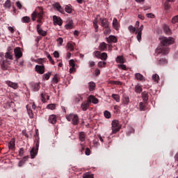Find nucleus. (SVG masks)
<instances>
[{"mask_svg":"<svg viewBox=\"0 0 178 178\" xmlns=\"http://www.w3.org/2000/svg\"><path fill=\"white\" fill-rule=\"evenodd\" d=\"M14 54L17 59H20L23 56V53H22L20 47H16L14 49Z\"/></svg>","mask_w":178,"mask_h":178,"instance_id":"423d86ee","label":"nucleus"},{"mask_svg":"<svg viewBox=\"0 0 178 178\" xmlns=\"http://www.w3.org/2000/svg\"><path fill=\"white\" fill-rule=\"evenodd\" d=\"M146 16H147V17H149L150 19L155 18V15L154 14L151 13L146 14Z\"/></svg>","mask_w":178,"mask_h":178,"instance_id":"e2e57ef3","label":"nucleus"},{"mask_svg":"<svg viewBox=\"0 0 178 178\" xmlns=\"http://www.w3.org/2000/svg\"><path fill=\"white\" fill-rule=\"evenodd\" d=\"M40 31L38 30V33L40 35H42V37H45L47 35V31L42 30V29H40Z\"/></svg>","mask_w":178,"mask_h":178,"instance_id":"a19ab883","label":"nucleus"},{"mask_svg":"<svg viewBox=\"0 0 178 178\" xmlns=\"http://www.w3.org/2000/svg\"><path fill=\"white\" fill-rule=\"evenodd\" d=\"M99 51H105V49H106V43L104 42L100 43L99 46Z\"/></svg>","mask_w":178,"mask_h":178,"instance_id":"cd10ccee","label":"nucleus"},{"mask_svg":"<svg viewBox=\"0 0 178 178\" xmlns=\"http://www.w3.org/2000/svg\"><path fill=\"white\" fill-rule=\"evenodd\" d=\"M54 6L57 9V10H58V12H60V13H65V10H63V8H62L59 3H54Z\"/></svg>","mask_w":178,"mask_h":178,"instance_id":"dca6fc26","label":"nucleus"},{"mask_svg":"<svg viewBox=\"0 0 178 178\" xmlns=\"http://www.w3.org/2000/svg\"><path fill=\"white\" fill-rule=\"evenodd\" d=\"M41 99L42 102H47V101H49V95H48L47 93H42Z\"/></svg>","mask_w":178,"mask_h":178,"instance_id":"aec40b11","label":"nucleus"},{"mask_svg":"<svg viewBox=\"0 0 178 178\" xmlns=\"http://www.w3.org/2000/svg\"><path fill=\"white\" fill-rule=\"evenodd\" d=\"M99 59H102V60H106V59H108V54L106 53H102L100 54Z\"/></svg>","mask_w":178,"mask_h":178,"instance_id":"ea45409f","label":"nucleus"},{"mask_svg":"<svg viewBox=\"0 0 178 178\" xmlns=\"http://www.w3.org/2000/svg\"><path fill=\"white\" fill-rule=\"evenodd\" d=\"M80 145L81 149H79V152H81V155H83V152H84V149H86V147H84V145H83V143H81Z\"/></svg>","mask_w":178,"mask_h":178,"instance_id":"4d7b16f0","label":"nucleus"},{"mask_svg":"<svg viewBox=\"0 0 178 178\" xmlns=\"http://www.w3.org/2000/svg\"><path fill=\"white\" fill-rule=\"evenodd\" d=\"M35 70L37 72V73H38V74H44V73H45V66L44 65H36L35 67Z\"/></svg>","mask_w":178,"mask_h":178,"instance_id":"39448f33","label":"nucleus"},{"mask_svg":"<svg viewBox=\"0 0 178 178\" xmlns=\"http://www.w3.org/2000/svg\"><path fill=\"white\" fill-rule=\"evenodd\" d=\"M56 120H58V118L56 115H51L49 117V122L51 123V124H55L56 123Z\"/></svg>","mask_w":178,"mask_h":178,"instance_id":"9b49d317","label":"nucleus"},{"mask_svg":"<svg viewBox=\"0 0 178 178\" xmlns=\"http://www.w3.org/2000/svg\"><path fill=\"white\" fill-rule=\"evenodd\" d=\"M135 92H136L137 94H141V92H143V86L138 83L135 86Z\"/></svg>","mask_w":178,"mask_h":178,"instance_id":"6ab92c4d","label":"nucleus"},{"mask_svg":"<svg viewBox=\"0 0 178 178\" xmlns=\"http://www.w3.org/2000/svg\"><path fill=\"white\" fill-rule=\"evenodd\" d=\"M7 62V60H3L1 63V69L3 70H8V65H6Z\"/></svg>","mask_w":178,"mask_h":178,"instance_id":"f704fd0d","label":"nucleus"},{"mask_svg":"<svg viewBox=\"0 0 178 178\" xmlns=\"http://www.w3.org/2000/svg\"><path fill=\"white\" fill-rule=\"evenodd\" d=\"M5 58L9 59L10 60H13V53L6 52L5 54Z\"/></svg>","mask_w":178,"mask_h":178,"instance_id":"bb28decb","label":"nucleus"},{"mask_svg":"<svg viewBox=\"0 0 178 178\" xmlns=\"http://www.w3.org/2000/svg\"><path fill=\"white\" fill-rule=\"evenodd\" d=\"M66 119L68 122H72L74 126H77L79 124V115L74 113H70L66 115Z\"/></svg>","mask_w":178,"mask_h":178,"instance_id":"7ed1b4c3","label":"nucleus"},{"mask_svg":"<svg viewBox=\"0 0 178 178\" xmlns=\"http://www.w3.org/2000/svg\"><path fill=\"white\" fill-rule=\"evenodd\" d=\"M104 31V34L106 35V34H111V27L110 26H107L106 28H103Z\"/></svg>","mask_w":178,"mask_h":178,"instance_id":"79ce46f5","label":"nucleus"},{"mask_svg":"<svg viewBox=\"0 0 178 178\" xmlns=\"http://www.w3.org/2000/svg\"><path fill=\"white\" fill-rule=\"evenodd\" d=\"M85 154L87 156H88V155H90V154H91V150H90V148L88 147L85 149Z\"/></svg>","mask_w":178,"mask_h":178,"instance_id":"338daca9","label":"nucleus"},{"mask_svg":"<svg viewBox=\"0 0 178 178\" xmlns=\"http://www.w3.org/2000/svg\"><path fill=\"white\" fill-rule=\"evenodd\" d=\"M112 98H113L116 102H120V96H119V95L113 94Z\"/></svg>","mask_w":178,"mask_h":178,"instance_id":"c9c22d12","label":"nucleus"},{"mask_svg":"<svg viewBox=\"0 0 178 178\" xmlns=\"http://www.w3.org/2000/svg\"><path fill=\"white\" fill-rule=\"evenodd\" d=\"M47 58H49V62H51L52 65H55V61H54V60L52 59L51 54H47Z\"/></svg>","mask_w":178,"mask_h":178,"instance_id":"6e6d98bb","label":"nucleus"},{"mask_svg":"<svg viewBox=\"0 0 178 178\" xmlns=\"http://www.w3.org/2000/svg\"><path fill=\"white\" fill-rule=\"evenodd\" d=\"M118 67H119V69H122V70H127V67L123 64H119Z\"/></svg>","mask_w":178,"mask_h":178,"instance_id":"5fc2aeb1","label":"nucleus"},{"mask_svg":"<svg viewBox=\"0 0 178 178\" xmlns=\"http://www.w3.org/2000/svg\"><path fill=\"white\" fill-rule=\"evenodd\" d=\"M83 178H94V175L90 173L83 174Z\"/></svg>","mask_w":178,"mask_h":178,"instance_id":"603ef678","label":"nucleus"},{"mask_svg":"<svg viewBox=\"0 0 178 178\" xmlns=\"http://www.w3.org/2000/svg\"><path fill=\"white\" fill-rule=\"evenodd\" d=\"M30 154L31 159H34L37 156V154H38V150L35 149V147H33Z\"/></svg>","mask_w":178,"mask_h":178,"instance_id":"f3484780","label":"nucleus"},{"mask_svg":"<svg viewBox=\"0 0 178 178\" xmlns=\"http://www.w3.org/2000/svg\"><path fill=\"white\" fill-rule=\"evenodd\" d=\"M100 25L103 29L106 27H109V22L106 19V18H100Z\"/></svg>","mask_w":178,"mask_h":178,"instance_id":"6e6552de","label":"nucleus"},{"mask_svg":"<svg viewBox=\"0 0 178 178\" xmlns=\"http://www.w3.org/2000/svg\"><path fill=\"white\" fill-rule=\"evenodd\" d=\"M136 34H137V40L140 42L141 41V34H143V32L136 31Z\"/></svg>","mask_w":178,"mask_h":178,"instance_id":"de8ad7c7","label":"nucleus"},{"mask_svg":"<svg viewBox=\"0 0 178 178\" xmlns=\"http://www.w3.org/2000/svg\"><path fill=\"white\" fill-rule=\"evenodd\" d=\"M47 109H51V111H54V109H56V105L55 104H51L47 105Z\"/></svg>","mask_w":178,"mask_h":178,"instance_id":"c03bdc74","label":"nucleus"},{"mask_svg":"<svg viewBox=\"0 0 178 178\" xmlns=\"http://www.w3.org/2000/svg\"><path fill=\"white\" fill-rule=\"evenodd\" d=\"M135 77L136 79L139 80L140 81H143L144 80V76L140 73L135 74Z\"/></svg>","mask_w":178,"mask_h":178,"instance_id":"c756f323","label":"nucleus"},{"mask_svg":"<svg viewBox=\"0 0 178 178\" xmlns=\"http://www.w3.org/2000/svg\"><path fill=\"white\" fill-rule=\"evenodd\" d=\"M104 118L106 119H111V113L108 111H104Z\"/></svg>","mask_w":178,"mask_h":178,"instance_id":"3c124183","label":"nucleus"},{"mask_svg":"<svg viewBox=\"0 0 178 178\" xmlns=\"http://www.w3.org/2000/svg\"><path fill=\"white\" fill-rule=\"evenodd\" d=\"M122 102L124 105H129V103L130 102V98H129V96L126 95H123Z\"/></svg>","mask_w":178,"mask_h":178,"instance_id":"5701e85b","label":"nucleus"},{"mask_svg":"<svg viewBox=\"0 0 178 178\" xmlns=\"http://www.w3.org/2000/svg\"><path fill=\"white\" fill-rule=\"evenodd\" d=\"M163 31L165 33V34H168V35H170L172 34V31L170 30V28L166 24H164L163 26Z\"/></svg>","mask_w":178,"mask_h":178,"instance_id":"a211bd4d","label":"nucleus"},{"mask_svg":"<svg viewBox=\"0 0 178 178\" xmlns=\"http://www.w3.org/2000/svg\"><path fill=\"white\" fill-rule=\"evenodd\" d=\"M66 29L67 30H72V29H73V24H66Z\"/></svg>","mask_w":178,"mask_h":178,"instance_id":"0e129e2a","label":"nucleus"},{"mask_svg":"<svg viewBox=\"0 0 178 178\" xmlns=\"http://www.w3.org/2000/svg\"><path fill=\"white\" fill-rule=\"evenodd\" d=\"M152 80H154V81H156V83H158V81H159V75H158V74H153Z\"/></svg>","mask_w":178,"mask_h":178,"instance_id":"37998d69","label":"nucleus"},{"mask_svg":"<svg viewBox=\"0 0 178 178\" xmlns=\"http://www.w3.org/2000/svg\"><path fill=\"white\" fill-rule=\"evenodd\" d=\"M95 89V83L90 82L89 83V90H90V91H94Z\"/></svg>","mask_w":178,"mask_h":178,"instance_id":"4c0bfd02","label":"nucleus"},{"mask_svg":"<svg viewBox=\"0 0 178 178\" xmlns=\"http://www.w3.org/2000/svg\"><path fill=\"white\" fill-rule=\"evenodd\" d=\"M149 97V96L148 95V92L144 91L142 92V98L145 102H147L148 101Z\"/></svg>","mask_w":178,"mask_h":178,"instance_id":"412c9836","label":"nucleus"},{"mask_svg":"<svg viewBox=\"0 0 178 178\" xmlns=\"http://www.w3.org/2000/svg\"><path fill=\"white\" fill-rule=\"evenodd\" d=\"M75 45H76V44H74V42H68L67 44V49L69 51H74V46Z\"/></svg>","mask_w":178,"mask_h":178,"instance_id":"b1692460","label":"nucleus"},{"mask_svg":"<svg viewBox=\"0 0 178 178\" xmlns=\"http://www.w3.org/2000/svg\"><path fill=\"white\" fill-rule=\"evenodd\" d=\"M94 55H95V58H97L98 59H99V58H101V51H95Z\"/></svg>","mask_w":178,"mask_h":178,"instance_id":"864d4df0","label":"nucleus"},{"mask_svg":"<svg viewBox=\"0 0 178 178\" xmlns=\"http://www.w3.org/2000/svg\"><path fill=\"white\" fill-rule=\"evenodd\" d=\"M47 62V58H38L36 60V63H38L39 65H44Z\"/></svg>","mask_w":178,"mask_h":178,"instance_id":"2f4dec72","label":"nucleus"},{"mask_svg":"<svg viewBox=\"0 0 178 178\" xmlns=\"http://www.w3.org/2000/svg\"><path fill=\"white\" fill-rule=\"evenodd\" d=\"M81 109L84 111H87L88 108H90V103L88 100L81 104Z\"/></svg>","mask_w":178,"mask_h":178,"instance_id":"2eb2a0df","label":"nucleus"},{"mask_svg":"<svg viewBox=\"0 0 178 178\" xmlns=\"http://www.w3.org/2000/svg\"><path fill=\"white\" fill-rule=\"evenodd\" d=\"M51 74H52V73L51 72H48L47 74H43L42 76L43 80H49V77H51Z\"/></svg>","mask_w":178,"mask_h":178,"instance_id":"58836bf2","label":"nucleus"},{"mask_svg":"<svg viewBox=\"0 0 178 178\" xmlns=\"http://www.w3.org/2000/svg\"><path fill=\"white\" fill-rule=\"evenodd\" d=\"M70 65L71 67H76V64L74 63V60H70Z\"/></svg>","mask_w":178,"mask_h":178,"instance_id":"052dcab7","label":"nucleus"},{"mask_svg":"<svg viewBox=\"0 0 178 178\" xmlns=\"http://www.w3.org/2000/svg\"><path fill=\"white\" fill-rule=\"evenodd\" d=\"M32 88L33 91L37 92L40 90L41 86H40V84L34 83L32 84Z\"/></svg>","mask_w":178,"mask_h":178,"instance_id":"393cba45","label":"nucleus"},{"mask_svg":"<svg viewBox=\"0 0 178 178\" xmlns=\"http://www.w3.org/2000/svg\"><path fill=\"white\" fill-rule=\"evenodd\" d=\"M65 10L67 13H72L73 12V8H72V5L69 4L65 6Z\"/></svg>","mask_w":178,"mask_h":178,"instance_id":"a878e982","label":"nucleus"},{"mask_svg":"<svg viewBox=\"0 0 178 178\" xmlns=\"http://www.w3.org/2000/svg\"><path fill=\"white\" fill-rule=\"evenodd\" d=\"M106 66V62L100 61L98 63V67H105Z\"/></svg>","mask_w":178,"mask_h":178,"instance_id":"49530a36","label":"nucleus"},{"mask_svg":"<svg viewBox=\"0 0 178 178\" xmlns=\"http://www.w3.org/2000/svg\"><path fill=\"white\" fill-rule=\"evenodd\" d=\"M169 2H173V0H167L164 3V8L165 10H169V8H170V5H169Z\"/></svg>","mask_w":178,"mask_h":178,"instance_id":"c85d7f7f","label":"nucleus"},{"mask_svg":"<svg viewBox=\"0 0 178 178\" xmlns=\"http://www.w3.org/2000/svg\"><path fill=\"white\" fill-rule=\"evenodd\" d=\"M89 66H90V67H94V66H95V62L89 61Z\"/></svg>","mask_w":178,"mask_h":178,"instance_id":"774afa93","label":"nucleus"},{"mask_svg":"<svg viewBox=\"0 0 178 178\" xmlns=\"http://www.w3.org/2000/svg\"><path fill=\"white\" fill-rule=\"evenodd\" d=\"M53 83H55V84H58L59 83V79L58 77V74H55L53 79H52Z\"/></svg>","mask_w":178,"mask_h":178,"instance_id":"a18cd8bd","label":"nucleus"},{"mask_svg":"<svg viewBox=\"0 0 178 178\" xmlns=\"http://www.w3.org/2000/svg\"><path fill=\"white\" fill-rule=\"evenodd\" d=\"M22 22L23 23H30V22H31V19H30V17L25 16L22 17Z\"/></svg>","mask_w":178,"mask_h":178,"instance_id":"72a5a7b5","label":"nucleus"},{"mask_svg":"<svg viewBox=\"0 0 178 178\" xmlns=\"http://www.w3.org/2000/svg\"><path fill=\"white\" fill-rule=\"evenodd\" d=\"M106 41L108 44H111V42H118V38L114 35H110L106 38Z\"/></svg>","mask_w":178,"mask_h":178,"instance_id":"f8f14e48","label":"nucleus"},{"mask_svg":"<svg viewBox=\"0 0 178 178\" xmlns=\"http://www.w3.org/2000/svg\"><path fill=\"white\" fill-rule=\"evenodd\" d=\"M79 141H81L82 143H84L86 141V134L83 131L79 132Z\"/></svg>","mask_w":178,"mask_h":178,"instance_id":"4be33fe9","label":"nucleus"},{"mask_svg":"<svg viewBox=\"0 0 178 178\" xmlns=\"http://www.w3.org/2000/svg\"><path fill=\"white\" fill-rule=\"evenodd\" d=\"M12 6V4L10 3V0H7L4 3V8H10Z\"/></svg>","mask_w":178,"mask_h":178,"instance_id":"09e8293b","label":"nucleus"},{"mask_svg":"<svg viewBox=\"0 0 178 178\" xmlns=\"http://www.w3.org/2000/svg\"><path fill=\"white\" fill-rule=\"evenodd\" d=\"M113 28L115 29V30H118L119 23L118 22V19L116 18H113Z\"/></svg>","mask_w":178,"mask_h":178,"instance_id":"473e14b6","label":"nucleus"},{"mask_svg":"<svg viewBox=\"0 0 178 178\" xmlns=\"http://www.w3.org/2000/svg\"><path fill=\"white\" fill-rule=\"evenodd\" d=\"M161 41V45H159L156 49V54L159 55L161 54V55H168L169 54L170 49H169V45H172V44H174L175 39L173 38L169 37H163L160 38Z\"/></svg>","mask_w":178,"mask_h":178,"instance_id":"f257e3e1","label":"nucleus"},{"mask_svg":"<svg viewBox=\"0 0 178 178\" xmlns=\"http://www.w3.org/2000/svg\"><path fill=\"white\" fill-rule=\"evenodd\" d=\"M44 15V9L42 7H38L37 9L31 14V19L33 22H35L38 17V23L42 24V16Z\"/></svg>","mask_w":178,"mask_h":178,"instance_id":"f03ea898","label":"nucleus"},{"mask_svg":"<svg viewBox=\"0 0 178 178\" xmlns=\"http://www.w3.org/2000/svg\"><path fill=\"white\" fill-rule=\"evenodd\" d=\"M158 65H165V63H168V60L166 58H160L157 61Z\"/></svg>","mask_w":178,"mask_h":178,"instance_id":"7c9ffc66","label":"nucleus"},{"mask_svg":"<svg viewBox=\"0 0 178 178\" xmlns=\"http://www.w3.org/2000/svg\"><path fill=\"white\" fill-rule=\"evenodd\" d=\"M112 134H116L119 130H120V124H119V121L114 120L112 123Z\"/></svg>","mask_w":178,"mask_h":178,"instance_id":"20e7f679","label":"nucleus"},{"mask_svg":"<svg viewBox=\"0 0 178 178\" xmlns=\"http://www.w3.org/2000/svg\"><path fill=\"white\" fill-rule=\"evenodd\" d=\"M128 30L130 31V33H136V27L133 26L132 25H130L128 27Z\"/></svg>","mask_w":178,"mask_h":178,"instance_id":"8fccbe9b","label":"nucleus"},{"mask_svg":"<svg viewBox=\"0 0 178 178\" xmlns=\"http://www.w3.org/2000/svg\"><path fill=\"white\" fill-rule=\"evenodd\" d=\"M53 22L55 26H62V19L56 15L53 16Z\"/></svg>","mask_w":178,"mask_h":178,"instance_id":"0eeeda50","label":"nucleus"},{"mask_svg":"<svg viewBox=\"0 0 178 178\" xmlns=\"http://www.w3.org/2000/svg\"><path fill=\"white\" fill-rule=\"evenodd\" d=\"M15 138H12L10 142L8 143V148L9 149H12L13 151H15Z\"/></svg>","mask_w":178,"mask_h":178,"instance_id":"4468645a","label":"nucleus"},{"mask_svg":"<svg viewBox=\"0 0 178 178\" xmlns=\"http://www.w3.org/2000/svg\"><path fill=\"white\" fill-rule=\"evenodd\" d=\"M115 61L117 63H126V58L123 57V56H118L115 58Z\"/></svg>","mask_w":178,"mask_h":178,"instance_id":"ddd939ff","label":"nucleus"},{"mask_svg":"<svg viewBox=\"0 0 178 178\" xmlns=\"http://www.w3.org/2000/svg\"><path fill=\"white\" fill-rule=\"evenodd\" d=\"M139 106H140V111H145V105L144 104V103L140 102L139 104Z\"/></svg>","mask_w":178,"mask_h":178,"instance_id":"13d9d810","label":"nucleus"},{"mask_svg":"<svg viewBox=\"0 0 178 178\" xmlns=\"http://www.w3.org/2000/svg\"><path fill=\"white\" fill-rule=\"evenodd\" d=\"M26 159H27V156H25L23 158L22 160L19 161V163H18V166L19 168H22V166H23L26 162Z\"/></svg>","mask_w":178,"mask_h":178,"instance_id":"e433bc0d","label":"nucleus"},{"mask_svg":"<svg viewBox=\"0 0 178 178\" xmlns=\"http://www.w3.org/2000/svg\"><path fill=\"white\" fill-rule=\"evenodd\" d=\"M6 83L7 84V86H8V87L13 88V90H17V88H19V84L17 83L7 81Z\"/></svg>","mask_w":178,"mask_h":178,"instance_id":"1a4fd4ad","label":"nucleus"},{"mask_svg":"<svg viewBox=\"0 0 178 178\" xmlns=\"http://www.w3.org/2000/svg\"><path fill=\"white\" fill-rule=\"evenodd\" d=\"M28 114L31 119H33V118H34V114L33 113V111L31 110H28Z\"/></svg>","mask_w":178,"mask_h":178,"instance_id":"bf43d9fd","label":"nucleus"},{"mask_svg":"<svg viewBox=\"0 0 178 178\" xmlns=\"http://www.w3.org/2000/svg\"><path fill=\"white\" fill-rule=\"evenodd\" d=\"M57 42L60 44L62 45V44H63V38H58L57 39Z\"/></svg>","mask_w":178,"mask_h":178,"instance_id":"69168bd1","label":"nucleus"},{"mask_svg":"<svg viewBox=\"0 0 178 178\" xmlns=\"http://www.w3.org/2000/svg\"><path fill=\"white\" fill-rule=\"evenodd\" d=\"M88 102H89V104H98L99 100L97 99L94 95H90L88 98Z\"/></svg>","mask_w":178,"mask_h":178,"instance_id":"9d476101","label":"nucleus"},{"mask_svg":"<svg viewBox=\"0 0 178 178\" xmlns=\"http://www.w3.org/2000/svg\"><path fill=\"white\" fill-rule=\"evenodd\" d=\"M172 23H178V15L174 17L172 19Z\"/></svg>","mask_w":178,"mask_h":178,"instance_id":"680f3d73","label":"nucleus"}]
</instances>
